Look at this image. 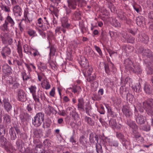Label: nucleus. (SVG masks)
<instances>
[{"label":"nucleus","instance_id":"13","mask_svg":"<svg viewBox=\"0 0 153 153\" xmlns=\"http://www.w3.org/2000/svg\"><path fill=\"white\" fill-rule=\"evenodd\" d=\"M95 140L97 141L96 147L97 152L98 153H102V150L101 145L99 143H98V137L97 135L95 136Z\"/></svg>","mask_w":153,"mask_h":153},{"label":"nucleus","instance_id":"55","mask_svg":"<svg viewBox=\"0 0 153 153\" xmlns=\"http://www.w3.org/2000/svg\"><path fill=\"white\" fill-rule=\"evenodd\" d=\"M33 109L32 105L31 104H29L27 106V109L28 111H31Z\"/></svg>","mask_w":153,"mask_h":153},{"label":"nucleus","instance_id":"63","mask_svg":"<svg viewBox=\"0 0 153 153\" xmlns=\"http://www.w3.org/2000/svg\"><path fill=\"white\" fill-rule=\"evenodd\" d=\"M75 1H77L79 4H82L84 1V0H74Z\"/></svg>","mask_w":153,"mask_h":153},{"label":"nucleus","instance_id":"40","mask_svg":"<svg viewBox=\"0 0 153 153\" xmlns=\"http://www.w3.org/2000/svg\"><path fill=\"white\" fill-rule=\"evenodd\" d=\"M33 98L35 102H39V96L36 95V93L32 94Z\"/></svg>","mask_w":153,"mask_h":153},{"label":"nucleus","instance_id":"1","mask_svg":"<svg viewBox=\"0 0 153 153\" xmlns=\"http://www.w3.org/2000/svg\"><path fill=\"white\" fill-rule=\"evenodd\" d=\"M143 108L148 114L152 115L153 112V99H149L143 102Z\"/></svg>","mask_w":153,"mask_h":153},{"label":"nucleus","instance_id":"9","mask_svg":"<svg viewBox=\"0 0 153 153\" xmlns=\"http://www.w3.org/2000/svg\"><path fill=\"white\" fill-rule=\"evenodd\" d=\"M122 111L127 117H129L132 114V113L130 107L128 106H123L122 108Z\"/></svg>","mask_w":153,"mask_h":153},{"label":"nucleus","instance_id":"37","mask_svg":"<svg viewBox=\"0 0 153 153\" xmlns=\"http://www.w3.org/2000/svg\"><path fill=\"white\" fill-rule=\"evenodd\" d=\"M21 74L23 80H27V79L30 78V76H28L25 71L22 72L21 73Z\"/></svg>","mask_w":153,"mask_h":153},{"label":"nucleus","instance_id":"42","mask_svg":"<svg viewBox=\"0 0 153 153\" xmlns=\"http://www.w3.org/2000/svg\"><path fill=\"white\" fill-rule=\"evenodd\" d=\"M121 142L123 145L125 146L129 145L130 144V142L129 141L127 140H126L125 138L122 140H121Z\"/></svg>","mask_w":153,"mask_h":153},{"label":"nucleus","instance_id":"27","mask_svg":"<svg viewBox=\"0 0 153 153\" xmlns=\"http://www.w3.org/2000/svg\"><path fill=\"white\" fill-rule=\"evenodd\" d=\"M150 87V85H149L146 84L145 85L144 89L145 92L146 94H150L151 93Z\"/></svg>","mask_w":153,"mask_h":153},{"label":"nucleus","instance_id":"45","mask_svg":"<svg viewBox=\"0 0 153 153\" xmlns=\"http://www.w3.org/2000/svg\"><path fill=\"white\" fill-rule=\"evenodd\" d=\"M44 144L45 146L48 147L50 146L51 144L49 140H45L44 141Z\"/></svg>","mask_w":153,"mask_h":153},{"label":"nucleus","instance_id":"23","mask_svg":"<svg viewBox=\"0 0 153 153\" xmlns=\"http://www.w3.org/2000/svg\"><path fill=\"white\" fill-rule=\"evenodd\" d=\"M96 78V75L94 73L93 75L91 76L90 75L88 76H87V80L88 81L91 82L95 80Z\"/></svg>","mask_w":153,"mask_h":153},{"label":"nucleus","instance_id":"12","mask_svg":"<svg viewBox=\"0 0 153 153\" xmlns=\"http://www.w3.org/2000/svg\"><path fill=\"white\" fill-rule=\"evenodd\" d=\"M136 121L139 124L144 123L146 120V117L142 115H138L136 118Z\"/></svg>","mask_w":153,"mask_h":153},{"label":"nucleus","instance_id":"6","mask_svg":"<svg viewBox=\"0 0 153 153\" xmlns=\"http://www.w3.org/2000/svg\"><path fill=\"white\" fill-rule=\"evenodd\" d=\"M25 92L23 90H19L18 92V99L21 102L25 101L26 100Z\"/></svg>","mask_w":153,"mask_h":153},{"label":"nucleus","instance_id":"52","mask_svg":"<svg viewBox=\"0 0 153 153\" xmlns=\"http://www.w3.org/2000/svg\"><path fill=\"white\" fill-rule=\"evenodd\" d=\"M130 127L131 128L133 129H134L135 130L137 128V127L135 124L134 123H132V124L129 125Z\"/></svg>","mask_w":153,"mask_h":153},{"label":"nucleus","instance_id":"38","mask_svg":"<svg viewBox=\"0 0 153 153\" xmlns=\"http://www.w3.org/2000/svg\"><path fill=\"white\" fill-rule=\"evenodd\" d=\"M39 95L40 97L41 100L43 101H45L46 100V97L44 93L41 91L39 92Z\"/></svg>","mask_w":153,"mask_h":153},{"label":"nucleus","instance_id":"21","mask_svg":"<svg viewBox=\"0 0 153 153\" xmlns=\"http://www.w3.org/2000/svg\"><path fill=\"white\" fill-rule=\"evenodd\" d=\"M27 33L31 36L34 37L37 36L36 31L31 28L28 29L27 31Z\"/></svg>","mask_w":153,"mask_h":153},{"label":"nucleus","instance_id":"47","mask_svg":"<svg viewBox=\"0 0 153 153\" xmlns=\"http://www.w3.org/2000/svg\"><path fill=\"white\" fill-rule=\"evenodd\" d=\"M136 90H134L137 92H140L141 91V86L139 83L135 87Z\"/></svg>","mask_w":153,"mask_h":153},{"label":"nucleus","instance_id":"18","mask_svg":"<svg viewBox=\"0 0 153 153\" xmlns=\"http://www.w3.org/2000/svg\"><path fill=\"white\" fill-rule=\"evenodd\" d=\"M68 19L63 18L62 20V26L64 28H68L70 26V25L68 23Z\"/></svg>","mask_w":153,"mask_h":153},{"label":"nucleus","instance_id":"53","mask_svg":"<svg viewBox=\"0 0 153 153\" xmlns=\"http://www.w3.org/2000/svg\"><path fill=\"white\" fill-rule=\"evenodd\" d=\"M3 69H5V68H7L8 69V71H7V72L9 73H10L11 72V68L9 67V66L7 64L6 65H4L3 67Z\"/></svg>","mask_w":153,"mask_h":153},{"label":"nucleus","instance_id":"33","mask_svg":"<svg viewBox=\"0 0 153 153\" xmlns=\"http://www.w3.org/2000/svg\"><path fill=\"white\" fill-rule=\"evenodd\" d=\"M10 133L11 136V139L12 140H15L16 138V136L15 131L13 130V129H10Z\"/></svg>","mask_w":153,"mask_h":153},{"label":"nucleus","instance_id":"22","mask_svg":"<svg viewBox=\"0 0 153 153\" xmlns=\"http://www.w3.org/2000/svg\"><path fill=\"white\" fill-rule=\"evenodd\" d=\"M80 65L83 68H86L88 66V61L85 58H83L80 62Z\"/></svg>","mask_w":153,"mask_h":153},{"label":"nucleus","instance_id":"64","mask_svg":"<svg viewBox=\"0 0 153 153\" xmlns=\"http://www.w3.org/2000/svg\"><path fill=\"white\" fill-rule=\"evenodd\" d=\"M48 38H49V37H51L53 36V34L51 32L49 31L48 32Z\"/></svg>","mask_w":153,"mask_h":153},{"label":"nucleus","instance_id":"56","mask_svg":"<svg viewBox=\"0 0 153 153\" xmlns=\"http://www.w3.org/2000/svg\"><path fill=\"white\" fill-rule=\"evenodd\" d=\"M19 86V84L18 83H15L13 85L12 88L14 89H16L18 88Z\"/></svg>","mask_w":153,"mask_h":153},{"label":"nucleus","instance_id":"34","mask_svg":"<svg viewBox=\"0 0 153 153\" xmlns=\"http://www.w3.org/2000/svg\"><path fill=\"white\" fill-rule=\"evenodd\" d=\"M94 48L95 50L99 53L100 57H102V53L100 48L96 45H94Z\"/></svg>","mask_w":153,"mask_h":153},{"label":"nucleus","instance_id":"30","mask_svg":"<svg viewBox=\"0 0 153 153\" xmlns=\"http://www.w3.org/2000/svg\"><path fill=\"white\" fill-rule=\"evenodd\" d=\"M7 25V23L5 22L0 27V28L4 31H7L8 30Z\"/></svg>","mask_w":153,"mask_h":153},{"label":"nucleus","instance_id":"39","mask_svg":"<svg viewBox=\"0 0 153 153\" xmlns=\"http://www.w3.org/2000/svg\"><path fill=\"white\" fill-rule=\"evenodd\" d=\"M53 108L50 105H48L45 109V112L48 114H50L53 111Z\"/></svg>","mask_w":153,"mask_h":153},{"label":"nucleus","instance_id":"19","mask_svg":"<svg viewBox=\"0 0 153 153\" xmlns=\"http://www.w3.org/2000/svg\"><path fill=\"white\" fill-rule=\"evenodd\" d=\"M41 84L42 87L46 90H48L51 88V85L47 80H44Z\"/></svg>","mask_w":153,"mask_h":153},{"label":"nucleus","instance_id":"16","mask_svg":"<svg viewBox=\"0 0 153 153\" xmlns=\"http://www.w3.org/2000/svg\"><path fill=\"white\" fill-rule=\"evenodd\" d=\"M38 69L41 71H45L47 69V66L46 64L40 62L39 64H37Z\"/></svg>","mask_w":153,"mask_h":153},{"label":"nucleus","instance_id":"10","mask_svg":"<svg viewBox=\"0 0 153 153\" xmlns=\"http://www.w3.org/2000/svg\"><path fill=\"white\" fill-rule=\"evenodd\" d=\"M68 89L69 90H70L74 93L77 94H79L82 91V89L81 87L77 85H74L72 87L69 88Z\"/></svg>","mask_w":153,"mask_h":153},{"label":"nucleus","instance_id":"58","mask_svg":"<svg viewBox=\"0 0 153 153\" xmlns=\"http://www.w3.org/2000/svg\"><path fill=\"white\" fill-rule=\"evenodd\" d=\"M65 10L66 12V13L67 14H68L69 13H70L71 12V10L70 8H68L67 7H65Z\"/></svg>","mask_w":153,"mask_h":153},{"label":"nucleus","instance_id":"62","mask_svg":"<svg viewBox=\"0 0 153 153\" xmlns=\"http://www.w3.org/2000/svg\"><path fill=\"white\" fill-rule=\"evenodd\" d=\"M55 52L54 49L51 48L50 49V54L52 55H54Z\"/></svg>","mask_w":153,"mask_h":153},{"label":"nucleus","instance_id":"44","mask_svg":"<svg viewBox=\"0 0 153 153\" xmlns=\"http://www.w3.org/2000/svg\"><path fill=\"white\" fill-rule=\"evenodd\" d=\"M55 89L53 87L49 93L50 95L52 97H54L55 94Z\"/></svg>","mask_w":153,"mask_h":153},{"label":"nucleus","instance_id":"24","mask_svg":"<svg viewBox=\"0 0 153 153\" xmlns=\"http://www.w3.org/2000/svg\"><path fill=\"white\" fill-rule=\"evenodd\" d=\"M85 121L88 124L91 126H93L94 124V122L89 117L86 116L85 117Z\"/></svg>","mask_w":153,"mask_h":153},{"label":"nucleus","instance_id":"36","mask_svg":"<svg viewBox=\"0 0 153 153\" xmlns=\"http://www.w3.org/2000/svg\"><path fill=\"white\" fill-rule=\"evenodd\" d=\"M3 119L4 121L6 123H10V117L7 114H5L4 116Z\"/></svg>","mask_w":153,"mask_h":153},{"label":"nucleus","instance_id":"28","mask_svg":"<svg viewBox=\"0 0 153 153\" xmlns=\"http://www.w3.org/2000/svg\"><path fill=\"white\" fill-rule=\"evenodd\" d=\"M29 89L30 90V92L32 94L36 93L37 88L35 85H31L29 88Z\"/></svg>","mask_w":153,"mask_h":153},{"label":"nucleus","instance_id":"2","mask_svg":"<svg viewBox=\"0 0 153 153\" xmlns=\"http://www.w3.org/2000/svg\"><path fill=\"white\" fill-rule=\"evenodd\" d=\"M44 115L42 113H39L35 116L32 120V123L36 127L40 126L44 119Z\"/></svg>","mask_w":153,"mask_h":153},{"label":"nucleus","instance_id":"41","mask_svg":"<svg viewBox=\"0 0 153 153\" xmlns=\"http://www.w3.org/2000/svg\"><path fill=\"white\" fill-rule=\"evenodd\" d=\"M116 137L120 140V141L123 140L124 138V135L121 133H117L116 134Z\"/></svg>","mask_w":153,"mask_h":153},{"label":"nucleus","instance_id":"3","mask_svg":"<svg viewBox=\"0 0 153 153\" xmlns=\"http://www.w3.org/2000/svg\"><path fill=\"white\" fill-rule=\"evenodd\" d=\"M36 25L38 27L41 28L44 31L49 29L50 27L48 21H42V19L41 18H39L37 19Z\"/></svg>","mask_w":153,"mask_h":153},{"label":"nucleus","instance_id":"29","mask_svg":"<svg viewBox=\"0 0 153 153\" xmlns=\"http://www.w3.org/2000/svg\"><path fill=\"white\" fill-rule=\"evenodd\" d=\"M2 10L5 12L9 13L10 11V8L5 4H3L1 6Z\"/></svg>","mask_w":153,"mask_h":153},{"label":"nucleus","instance_id":"31","mask_svg":"<svg viewBox=\"0 0 153 153\" xmlns=\"http://www.w3.org/2000/svg\"><path fill=\"white\" fill-rule=\"evenodd\" d=\"M143 54L145 56L148 57H149L152 55L151 51L149 49H145L143 50L142 52Z\"/></svg>","mask_w":153,"mask_h":153},{"label":"nucleus","instance_id":"61","mask_svg":"<svg viewBox=\"0 0 153 153\" xmlns=\"http://www.w3.org/2000/svg\"><path fill=\"white\" fill-rule=\"evenodd\" d=\"M70 141L71 142L73 143H76V141L74 139V137H73L71 136L70 138Z\"/></svg>","mask_w":153,"mask_h":153},{"label":"nucleus","instance_id":"7","mask_svg":"<svg viewBox=\"0 0 153 153\" xmlns=\"http://www.w3.org/2000/svg\"><path fill=\"white\" fill-rule=\"evenodd\" d=\"M2 103L4 105V108L7 112H9L12 108V106L9 102L8 99L4 98L3 100Z\"/></svg>","mask_w":153,"mask_h":153},{"label":"nucleus","instance_id":"35","mask_svg":"<svg viewBox=\"0 0 153 153\" xmlns=\"http://www.w3.org/2000/svg\"><path fill=\"white\" fill-rule=\"evenodd\" d=\"M36 29L37 30L41 36H42L43 38H45L46 35L45 33L42 30L39 28L38 27H36Z\"/></svg>","mask_w":153,"mask_h":153},{"label":"nucleus","instance_id":"25","mask_svg":"<svg viewBox=\"0 0 153 153\" xmlns=\"http://www.w3.org/2000/svg\"><path fill=\"white\" fill-rule=\"evenodd\" d=\"M31 51L33 52L32 54L35 57L40 56V55L39 52L37 49L32 48Z\"/></svg>","mask_w":153,"mask_h":153},{"label":"nucleus","instance_id":"32","mask_svg":"<svg viewBox=\"0 0 153 153\" xmlns=\"http://www.w3.org/2000/svg\"><path fill=\"white\" fill-rule=\"evenodd\" d=\"M133 71L136 73H138L141 71L140 67L138 64L134 66Z\"/></svg>","mask_w":153,"mask_h":153},{"label":"nucleus","instance_id":"51","mask_svg":"<svg viewBox=\"0 0 153 153\" xmlns=\"http://www.w3.org/2000/svg\"><path fill=\"white\" fill-rule=\"evenodd\" d=\"M99 113L101 114H105V111L104 110V108L102 105H101V108L99 111Z\"/></svg>","mask_w":153,"mask_h":153},{"label":"nucleus","instance_id":"59","mask_svg":"<svg viewBox=\"0 0 153 153\" xmlns=\"http://www.w3.org/2000/svg\"><path fill=\"white\" fill-rule=\"evenodd\" d=\"M49 64L51 66V68L53 69V67L55 68V65L53 61L50 62H49Z\"/></svg>","mask_w":153,"mask_h":153},{"label":"nucleus","instance_id":"60","mask_svg":"<svg viewBox=\"0 0 153 153\" xmlns=\"http://www.w3.org/2000/svg\"><path fill=\"white\" fill-rule=\"evenodd\" d=\"M63 100L65 102H67L70 100V99L66 96H65L63 98Z\"/></svg>","mask_w":153,"mask_h":153},{"label":"nucleus","instance_id":"11","mask_svg":"<svg viewBox=\"0 0 153 153\" xmlns=\"http://www.w3.org/2000/svg\"><path fill=\"white\" fill-rule=\"evenodd\" d=\"M78 102V109L79 110L84 111L85 102L83 99L82 98L79 99Z\"/></svg>","mask_w":153,"mask_h":153},{"label":"nucleus","instance_id":"26","mask_svg":"<svg viewBox=\"0 0 153 153\" xmlns=\"http://www.w3.org/2000/svg\"><path fill=\"white\" fill-rule=\"evenodd\" d=\"M117 122L115 119H111L109 121V125L112 128H114L116 127Z\"/></svg>","mask_w":153,"mask_h":153},{"label":"nucleus","instance_id":"50","mask_svg":"<svg viewBox=\"0 0 153 153\" xmlns=\"http://www.w3.org/2000/svg\"><path fill=\"white\" fill-rule=\"evenodd\" d=\"M104 68L106 73L109 74L110 73V70H109L108 66L106 64H105Z\"/></svg>","mask_w":153,"mask_h":153},{"label":"nucleus","instance_id":"57","mask_svg":"<svg viewBox=\"0 0 153 153\" xmlns=\"http://www.w3.org/2000/svg\"><path fill=\"white\" fill-rule=\"evenodd\" d=\"M10 1H11V3L12 5L13 6L17 5V3L16 0H10Z\"/></svg>","mask_w":153,"mask_h":153},{"label":"nucleus","instance_id":"49","mask_svg":"<svg viewBox=\"0 0 153 153\" xmlns=\"http://www.w3.org/2000/svg\"><path fill=\"white\" fill-rule=\"evenodd\" d=\"M25 66L27 67L29 72H31L32 71V69L31 68V65L30 63L29 64L25 63Z\"/></svg>","mask_w":153,"mask_h":153},{"label":"nucleus","instance_id":"43","mask_svg":"<svg viewBox=\"0 0 153 153\" xmlns=\"http://www.w3.org/2000/svg\"><path fill=\"white\" fill-rule=\"evenodd\" d=\"M17 50L19 56L20 57H22V49L20 45L19 44L18 45Z\"/></svg>","mask_w":153,"mask_h":153},{"label":"nucleus","instance_id":"46","mask_svg":"<svg viewBox=\"0 0 153 153\" xmlns=\"http://www.w3.org/2000/svg\"><path fill=\"white\" fill-rule=\"evenodd\" d=\"M92 68L91 67L88 68L87 69V73H86V74L87 75V76H88L91 75V74L92 73Z\"/></svg>","mask_w":153,"mask_h":153},{"label":"nucleus","instance_id":"5","mask_svg":"<svg viewBox=\"0 0 153 153\" xmlns=\"http://www.w3.org/2000/svg\"><path fill=\"white\" fill-rule=\"evenodd\" d=\"M11 52L10 48L7 46H5L2 48L1 53L3 57L4 58H6L10 54Z\"/></svg>","mask_w":153,"mask_h":153},{"label":"nucleus","instance_id":"4","mask_svg":"<svg viewBox=\"0 0 153 153\" xmlns=\"http://www.w3.org/2000/svg\"><path fill=\"white\" fill-rule=\"evenodd\" d=\"M12 10L15 18H19L22 15V10L19 5L13 6Z\"/></svg>","mask_w":153,"mask_h":153},{"label":"nucleus","instance_id":"14","mask_svg":"<svg viewBox=\"0 0 153 153\" xmlns=\"http://www.w3.org/2000/svg\"><path fill=\"white\" fill-rule=\"evenodd\" d=\"M5 22H6L8 24V23L10 24V26L13 27L15 25V22L12 18L9 16V14L7 16V17L6 18Z\"/></svg>","mask_w":153,"mask_h":153},{"label":"nucleus","instance_id":"8","mask_svg":"<svg viewBox=\"0 0 153 153\" xmlns=\"http://www.w3.org/2000/svg\"><path fill=\"white\" fill-rule=\"evenodd\" d=\"M104 141L107 143H108L109 145L111 146H113L115 147H117L118 146L119 143L117 140H113L111 139L106 137L104 139Z\"/></svg>","mask_w":153,"mask_h":153},{"label":"nucleus","instance_id":"15","mask_svg":"<svg viewBox=\"0 0 153 153\" xmlns=\"http://www.w3.org/2000/svg\"><path fill=\"white\" fill-rule=\"evenodd\" d=\"M80 14L79 10L75 11L72 16V18L75 20H79L80 19Z\"/></svg>","mask_w":153,"mask_h":153},{"label":"nucleus","instance_id":"17","mask_svg":"<svg viewBox=\"0 0 153 153\" xmlns=\"http://www.w3.org/2000/svg\"><path fill=\"white\" fill-rule=\"evenodd\" d=\"M68 6L69 8H71L73 9H75L76 7V1H73L71 0L67 1Z\"/></svg>","mask_w":153,"mask_h":153},{"label":"nucleus","instance_id":"20","mask_svg":"<svg viewBox=\"0 0 153 153\" xmlns=\"http://www.w3.org/2000/svg\"><path fill=\"white\" fill-rule=\"evenodd\" d=\"M24 51V52L27 54H30L32 55V52L30 51L32 49L29 47L27 45H25L23 46Z\"/></svg>","mask_w":153,"mask_h":153},{"label":"nucleus","instance_id":"54","mask_svg":"<svg viewBox=\"0 0 153 153\" xmlns=\"http://www.w3.org/2000/svg\"><path fill=\"white\" fill-rule=\"evenodd\" d=\"M85 137L84 136H82L80 137L79 142L80 143L82 144H83L84 143V142L85 140H84Z\"/></svg>","mask_w":153,"mask_h":153},{"label":"nucleus","instance_id":"48","mask_svg":"<svg viewBox=\"0 0 153 153\" xmlns=\"http://www.w3.org/2000/svg\"><path fill=\"white\" fill-rule=\"evenodd\" d=\"M88 105L87 106H86L85 109L86 113L88 114L89 111L91 109V107L90 104H89V103H88Z\"/></svg>","mask_w":153,"mask_h":153}]
</instances>
